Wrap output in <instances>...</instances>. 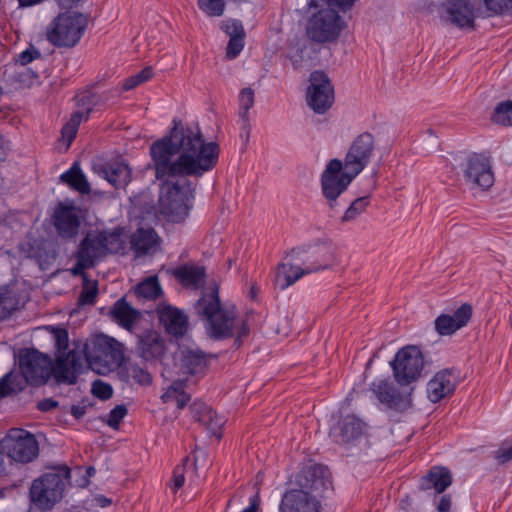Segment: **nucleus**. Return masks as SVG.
Masks as SVG:
<instances>
[{
    "mask_svg": "<svg viewBox=\"0 0 512 512\" xmlns=\"http://www.w3.org/2000/svg\"><path fill=\"white\" fill-rule=\"evenodd\" d=\"M155 176L163 181L159 210L169 221L180 222L191 208L194 187L187 177H201L212 170L219 157V146L205 142L198 127L175 124L170 135L150 148Z\"/></svg>",
    "mask_w": 512,
    "mask_h": 512,
    "instance_id": "f257e3e1",
    "label": "nucleus"
},
{
    "mask_svg": "<svg viewBox=\"0 0 512 512\" xmlns=\"http://www.w3.org/2000/svg\"><path fill=\"white\" fill-rule=\"evenodd\" d=\"M374 150V136L369 132H364L353 140L344 162L339 159H332L328 162L321 175V187L330 208L335 207L337 198L370 163Z\"/></svg>",
    "mask_w": 512,
    "mask_h": 512,
    "instance_id": "f03ea898",
    "label": "nucleus"
},
{
    "mask_svg": "<svg viewBox=\"0 0 512 512\" xmlns=\"http://www.w3.org/2000/svg\"><path fill=\"white\" fill-rule=\"evenodd\" d=\"M195 309L207 321V331L214 339L220 340L237 335L235 343L240 345L241 338L249 334L246 322L237 317L236 308L221 304L216 284L202 293Z\"/></svg>",
    "mask_w": 512,
    "mask_h": 512,
    "instance_id": "7ed1b4c3",
    "label": "nucleus"
},
{
    "mask_svg": "<svg viewBox=\"0 0 512 512\" xmlns=\"http://www.w3.org/2000/svg\"><path fill=\"white\" fill-rule=\"evenodd\" d=\"M290 256L295 262L280 263L275 273V286L285 290L305 275L329 268L334 255L330 245L313 244L293 248Z\"/></svg>",
    "mask_w": 512,
    "mask_h": 512,
    "instance_id": "20e7f679",
    "label": "nucleus"
},
{
    "mask_svg": "<svg viewBox=\"0 0 512 512\" xmlns=\"http://www.w3.org/2000/svg\"><path fill=\"white\" fill-rule=\"evenodd\" d=\"M122 250H124V240L121 228L89 232L79 245L77 262L72 272L74 275H81L84 270L93 267L99 258Z\"/></svg>",
    "mask_w": 512,
    "mask_h": 512,
    "instance_id": "39448f33",
    "label": "nucleus"
},
{
    "mask_svg": "<svg viewBox=\"0 0 512 512\" xmlns=\"http://www.w3.org/2000/svg\"><path fill=\"white\" fill-rule=\"evenodd\" d=\"M83 352L89 367L101 375L118 369L124 361L123 345L104 334L95 335L88 340Z\"/></svg>",
    "mask_w": 512,
    "mask_h": 512,
    "instance_id": "423d86ee",
    "label": "nucleus"
},
{
    "mask_svg": "<svg viewBox=\"0 0 512 512\" xmlns=\"http://www.w3.org/2000/svg\"><path fill=\"white\" fill-rule=\"evenodd\" d=\"M70 469L63 465L55 467L33 481L30 488L31 501L40 509H51L63 497L70 479Z\"/></svg>",
    "mask_w": 512,
    "mask_h": 512,
    "instance_id": "0eeeda50",
    "label": "nucleus"
},
{
    "mask_svg": "<svg viewBox=\"0 0 512 512\" xmlns=\"http://www.w3.org/2000/svg\"><path fill=\"white\" fill-rule=\"evenodd\" d=\"M87 18L76 12L58 15L47 28L48 41L57 47H73L81 39Z\"/></svg>",
    "mask_w": 512,
    "mask_h": 512,
    "instance_id": "6e6552de",
    "label": "nucleus"
},
{
    "mask_svg": "<svg viewBox=\"0 0 512 512\" xmlns=\"http://www.w3.org/2000/svg\"><path fill=\"white\" fill-rule=\"evenodd\" d=\"M393 376L401 386H407L421 377L424 356L417 346L401 348L391 362Z\"/></svg>",
    "mask_w": 512,
    "mask_h": 512,
    "instance_id": "1a4fd4ad",
    "label": "nucleus"
},
{
    "mask_svg": "<svg viewBox=\"0 0 512 512\" xmlns=\"http://www.w3.org/2000/svg\"><path fill=\"white\" fill-rule=\"evenodd\" d=\"M343 22L332 9H322L312 16L307 26L308 37L318 43L331 42L338 38Z\"/></svg>",
    "mask_w": 512,
    "mask_h": 512,
    "instance_id": "9d476101",
    "label": "nucleus"
},
{
    "mask_svg": "<svg viewBox=\"0 0 512 512\" xmlns=\"http://www.w3.org/2000/svg\"><path fill=\"white\" fill-rule=\"evenodd\" d=\"M2 446L12 460L21 463L31 462L39 452L35 437L20 428L11 429L2 440Z\"/></svg>",
    "mask_w": 512,
    "mask_h": 512,
    "instance_id": "9b49d317",
    "label": "nucleus"
},
{
    "mask_svg": "<svg viewBox=\"0 0 512 512\" xmlns=\"http://www.w3.org/2000/svg\"><path fill=\"white\" fill-rule=\"evenodd\" d=\"M306 100L317 114H324L334 103V87L323 71H313L309 77Z\"/></svg>",
    "mask_w": 512,
    "mask_h": 512,
    "instance_id": "f8f14e48",
    "label": "nucleus"
},
{
    "mask_svg": "<svg viewBox=\"0 0 512 512\" xmlns=\"http://www.w3.org/2000/svg\"><path fill=\"white\" fill-rule=\"evenodd\" d=\"M19 366L24 378L31 385L46 383L52 374L51 358L35 349L20 354Z\"/></svg>",
    "mask_w": 512,
    "mask_h": 512,
    "instance_id": "ddd939ff",
    "label": "nucleus"
},
{
    "mask_svg": "<svg viewBox=\"0 0 512 512\" xmlns=\"http://www.w3.org/2000/svg\"><path fill=\"white\" fill-rule=\"evenodd\" d=\"M442 19L460 29H474L477 13L474 0H447L443 4Z\"/></svg>",
    "mask_w": 512,
    "mask_h": 512,
    "instance_id": "4468645a",
    "label": "nucleus"
},
{
    "mask_svg": "<svg viewBox=\"0 0 512 512\" xmlns=\"http://www.w3.org/2000/svg\"><path fill=\"white\" fill-rule=\"evenodd\" d=\"M467 184L482 189L490 188L494 183V176L488 158L479 154L468 156L462 168Z\"/></svg>",
    "mask_w": 512,
    "mask_h": 512,
    "instance_id": "2eb2a0df",
    "label": "nucleus"
},
{
    "mask_svg": "<svg viewBox=\"0 0 512 512\" xmlns=\"http://www.w3.org/2000/svg\"><path fill=\"white\" fill-rule=\"evenodd\" d=\"M53 225L61 238L71 239L78 233L81 224V210L74 204L59 202L53 213Z\"/></svg>",
    "mask_w": 512,
    "mask_h": 512,
    "instance_id": "dca6fc26",
    "label": "nucleus"
},
{
    "mask_svg": "<svg viewBox=\"0 0 512 512\" xmlns=\"http://www.w3.org/2000/svg\"><path fill=\"white\" fill-rule=\"evenodd\" d=\"M297 489L321 496L331 485L328 469L320 464L303 467L296 476Z\"/></svg>",
    "mask_w": 512,
    "mask_h": 512,
    "instance_id": "f3484780",
    "label": "nucleus"
},
{
    "mask_svg": "<svg viewBox=\"0 0 512 512\" xmlns=\"http://www.w3.org/2000/svg\"><path fill=\"white\" fill-rule=\"evenodd\" d=\"M371 391L379 402L388 409L401 412L411 406L410 396L401 393L395 385L387 379H377L373 381Z\"/></svg>",
    "mask_w": 512,
    "mask_h": 512,
    "instance_id": "a211bd4d",
    "label": "nucleus"
},
{
    "mask_svg": "<svg viewBox=\"0 0 512 512\" xmlns=\"http://www.w3.org/2000/svg\"><path fill=\"white\" fill-rule=\"evenodd\" d=\"M321 504L316 495L303 489H290L282 496L279 512H320Z\"/></svg>",
    "mask_w": 512,
    "mask_h": 512,
    "instance_id": "6ab92c4d",
    "label": "nucleus"
},
{
    "mask_svg": "<svg viewBox=\"0 0 512 512\" xmlns=\"http://www.w3.org/2000/svg\"><path fill=\"white\" fill-rule=\"evenodd\" d=\"M160 324L165 331L175 337H183L189 328L188 316L184 311L169 304H159L156 308Z\"/></svg>",
    "mask_w": 512,
    "mask_h": 512,
    "instance_id": "aec40b11",
    "label": "nucleus"
},
{
    "mask_svg": "<svg viewBox=\"0 0 512 512\" xmlns=\"http://www.w3.org/2000/svg\"><path fill=\"white\" fill-rule=\"evenodd\" d=\"M472 313V306L468 303H464L452 314H440L434 320V329L440 336H451L468 324Z\"/></svg>",
    "mask_w": 512,
    "mask_h": 512,
    "instance_id": "412c9836",
    "label": "nucleus"
},
{
    "mask_svg": "<svg viewBox=\"0 0 512 512\" xmlns=\"http://www.w3.org/2000/svg\"><path fill=\"white\" fill-rule=\"evenodd\" d=\"M365 431V422L355 415H346L330 429V437L335 443L348 444L360 439Z\"/></svg>",
    "mask_w": 512,
    "mask_h": 512,
    "instance_id": "4be33fe9",
    "label": "nucleus"
},
{
    "mask_svg": "<svg viewBox=\"0 0 512 512\" xmlns=\"http://www.w3.org/2000/svg\"><path fill=\"white\" fill-rule=\"evenodd\" d=\"M166 349V341L157 331L148 330L138 336L137 353L147 362L161 361Z\"/></svg>",
    "mask_w": 512,
    "mask_h": 512,
    "instance_id": "5701e85b",
    "label": "nucleus"
},
{
    "mask_svg": "<svg viewBox=\"0 0 512 512\" xmlns=\"http://www.w3.org/2000/svg\"><path fill=\"white\" fill-rule=\"evenodd\" d=\"M457 374L453 369H443L437 372L434 377L427 383V397L437 403L443 398L451 395L457 384Z\"/></svg>",
    "mask_w": 512,
    "mask_h": 512,
    "instance_id": "b1692460",
    "label": "nucleus"
},
{
    "mask_svg": "<svg viewBox=\"0 0 512 512\" xmlns=\"http://www.w3.org/2000/svg\"><path fill=\"white\" fill-rule=\"evenodd\" d=\"M81 369L80 356L75 351L63 353L57 357L56 364L52 366V373L59 383L74 384Z\"/></svg>",
    "mask_w": 512,
    "mask_h": 512,
    "instance_id": "393cba45",
    "label": "nucleus"
},
{
    "mask_svg": "<svg viewBox=\"0 0 512 512\" xmlns=\"http://www.w3.org/2000/svg\"><path fill=\"white\" fill-rule=\"evenodd\" d=\"M451 484V472L445 467L434 466L420 479L419 487L424 491L434 489L436 493L440 494Z\"/></svg>",
    "mask_w": 512,
    "mask_h": 512,
    "instance_id": "a878e982",
    "label": "nucleus"
},
{
    "mask_svg": "<svg viewBox=\"0 0 512 512\" xmlns=\"http://www.w3.org/2000/svg\"><path fill=\"white\" fill-rule=\"evenodd\" d=\"M181 370L189 375H202L207 368L206 354L198 348L181 349Z\"/></svg>",
    "mask_w": 512,
    "mask_h": 512,
    "instance_id": "bb28decb",
    "label": "nucleus"
},
{
    "mask_svg": "<svg viewBox=\"0 0 512 512\" xmlns=\"http://www.w3.org/2000/svg\"><path fill=\"white\" fill-rule=\"evenodd\" d=\"M173 275L184 287L198 289L204 284L206 271L203 266L185 264L176 268Z\"/></svg>",
    "mask_w": 512,
    "mask_h": 512,
    "instance_id": "cd10ccee",
    "label": "nucleus"
},
{
    "mask_svg": "<svg viewBox=\"0 0 512 512\" xmlns=\"http://www.w3.org/2000/svg\"><path fill=\"white\" fill-rule=\"evenodd\" d=\"M102 173L105 179L115 188H124L131 179V170L123 162L106 164Z\"/></svg>",
    "mask_w": 512,
    "mask_h": 512,
    "instance_id": "c85d7f7f",
    "label": "nucleus"
},
{
    "mask_svg": "<svg viewBox=\"0 0 512 512\" xmlns=\"http://www.w3.org/2000/svg\"><path fill=\"white\" fill-rule=\"evenodd\" d=\"M22 300L14 287H0V319L10 317L20 308Z\"/></svg>",
    "mask_w": 512,
    "mask_h": 512,
    "instance_id": "c756f323",
    "label": "nucleus"
},
{
    "mask_svg": "<svg viewBox=\"0 0 512 512\" xmlns=\"http://www.w3.org/2000/svg\"><path fill=\"white\" fill-rule=\"evenodd\" d=\"M158 236L152 228H139L131 236V247L137 254H146L156 245Z\"/></svg>",
    "mask_w": 512,
    "mask_h": 512,
    "instance_id": "7c9ffc66",
    "label": "nucleus"
},
{
    "mask_svg": "<svg viewBox=\"0 0 512 512\" xmlns=\"http://www.w3.org/2000/svg\"><path fill=\"white\" fill-rule=\"evenodd\" d=\"M60 180L81 194L90 192V185L77 163H74L69 170L61 174Z\"/></svg>",
    "mask_w": 512,
    "mask_h": 512,
    "instance_id": "2f4dec72",
    "label": "nucleus"
},
{
    "mask_svg": "<svg viewBox=\"0 0 512 512\" xmlns=\"http://www.w3.org/2000/svg\"><path fill=\"white\" fill-rule=\"evenodd\" d=\"M139 315V312L133 309L124 298L116 301L112 309V316L122 327L127 329L132 326V324L138 319Z\"/></svg>",
    "mask_w": 512,
    "mask_h": 512,
    "instance_id": "473e14b6",
    "label": "nucleus"
},
{
    "mask_svg": "<svg viewBox=\"0 0 512 512\" xmlns=\"http://www.w3.org/2000/svg\"><path fill=\"white\" fill-rule=\"evenodd\" d=\"M108 100V94H96L91 90H85L76 95V102L79 107L85 109V120L89 118V114L95 107L103 105Z\"/></svg>",
    "mask_w": 512,
    "mask_h": 512,
    "instance_id": "72a5a7b5",
    "label": "nucleus"
},
{
    "mask_svg": "<svg viewBox=\"0 0 512 512\" xmlns=\"http://www.w3.org/2000/svg\"><path fill=\"white\" fill-rule=\"evenodd\" d=\"M135 292L139 297L145 299H157L162 294V289L157 276H150L140 282L135 288Z\"/></svg>",
    "mask_w": 512,
    "mask_h": 512,
    "instance_id": "f704fd0d",
    "label": "nucleus"
},
{
    "mask_svg": "<svg viewBox=\"0 0 512 512\" xmlns=\"http://www.w3.org/2000/svg\"><path fill=\"white\" fill-rule=\"evenodd\" d=\"M83 119H85L84 113L82 111H77L71 115L69 121L62 127L61 135L62 139L66 142L67 148L75 139L79 125Z\"/></svg>",
    "mask_w": 512,
    "mask_h": 512,
    "instance_id": "c9c22d12",
    "label": "nucleus"
},
{
    "mask_svg": "<svg viewBox=\"0 0 512 512\" xmlns=\"http://www.w3.org/2000/svg\"><path fill=\"white\" fill-rule=\"evenodd\" d=\"M370 204L368 196H363L351 202L349 207L341 217L342 223H350L355 221L362 213H364Z\"/></svg>",
    "mask_w": 512,
    "mask_h": 512,
    "instance_id": "e433bc0d",
    "label": "nucleus"
},
{
    "mask_svg": "<svg viewBox=\"0 0 512 512\" xmlns=\"http://www.w3.org/2000/svg\"><path fill=\"white\" fill-rule=\"evenodd\" d=\"M491 121L501 126H512V100L497 104L491 116Z\"/></svg>",
    "mask_w": 512,
    "mask_h": 512,
    "instance_id": "4c0bfd02",
    "label": "nucleus"
},
{
    "mask_svg": "<svg viewBox=\"0 0 512 512\" xmlns=\"http://www.w3.org/2000/svg\"><path fill=\"white\" fill-rule=\"evenodd\" d=\"M164 402L175 401L178 409H183L190 400V396L183 391L182 383H174L163 394Z\"/></svg>",
    "mask_w": 512,
    "mask_h": 512,
    "instance_id": "58836bf2",
    "label": "nucleus"
},
{
    "mask_svg": "<svg viewBox=\"0 0 512 512\" xmlns=\"http://www.w3.org/2000/svg\"><path fill=\"white\" fill-rule=\"evenodd\" d=\"M254 106V91L250 88H243L239 94V117L244 121L247 128V118H249V110Z\"/></svg>",
    "mask_w": 512,
    "mask_h": 512,
    "instance_id": "ea45409f",
    "label": "nucleus"
},
{
    "mask_svg": "<svg viewBox=\"0 0 512 512\" xmlns=\"http://www.w3.org/2000/svg\"><path fill=\"white\" fill-rule=\"evenodd\" d=\"M199 9L209 17H221L226 8L225 0H198Z\"/></svg>",
    "mask_w": 512,
    "mask_h": 512,
    "instance_id": "a19ab883",
    "label": "nucleus"
},
{
    "mask_svg": "<svg viewBox=\"0 0 512 512\" xmlns=\"http://www.w3.org/2000/svg\"><path fill=\"white\" fill-rule=\"evenodd\" d=\"M126 371L129 377L141 385H149L152 382L150 373L137 363H128Z\"/></svg>",
    "mask_w": 512,
    "mask_h": 512,
    "instance_id": "79ce46f5",
    "label": "nucleus"
},
{
    "mask_svg": "<svg viewBox=\"0 0 512 512\" xmlns=\"http://www.w3.org/2000/svg\"><path fill=\"white\" fill-rule=\"evenodd\" d=\"M152 76H153L152 68L146 67V68L142 69L140 72H138L137 74L127 78L123 82V89L125 91H129V90L137 87L138 85L150 80L152 78Z\"/></svg>",
    "mask_w": 512,
    "mask_h": 512,
    "instance_id": "37998d69",
    "label": "nucleus"
},
{
    "mask_svg": "<svg viewBox=\"0 0 512 512\" xmlns=\"http://www.w3.org/2000/svg\"><path fill=\"white\" fill-rule=\"evenodd\" d=\"M221 29L230 37V39L245 37L243 25L239 20L229 19L223 21Z\"/></svg>",
    "mask_w": 512,
    "mask_h": 512,
    "instance_id": "c03bdc74",
    "label": "nucleus"
},
{
    "mask_svg": "<svg viewBox=\"0 0 512 512\" xmlns=\"http://www.w3.org/2000/svg\"><path fill=\"white\" fill-rule=\"evenodd\" d=\"M207 430L215 434L223 424V419L210 408V413H205L199 421Z\"/></svg>",
    "mask_w": 512,
    "mask_h": 512,
    "instance_id": "a18cd8bd",
    "label": "nucleus"
},
{
    "mask_svg": "<svg viewBox=\"0 0 512 512\" xmlns=\"http://www.w3.org/2000/svg\"><path fill=\"white\" fill-rule=\"evenodd\" d=\"M41 56V52L33 45H30L27 49L17 55L15 63L21 66H26L32 61L40 59Z\"/></svg>",
    "mask_w": 512,
    "mask_h": 512,
    "instance_id": "49530a36",
    "label": "nucleus"
},
{
    "mask_svg": "<svg viewBox=\"0 0 512 512\" xmlns=\"http://www.w3.org/2000/svg\"><path fill=\"white\" fill-rule=\"evenodd\" d=\"M97 293V282L85 284L79 296V303L81 305L93 304L95 302Z\"/></svg>",
    "mask_w": 512,
    "mask_h": 512,
    "instance_id": "de8ad7c7",
    "label": "nucleus"
},
{
    "mask_svg": "<svg viewBox=\"0 0 512 512\" xmlns=\"http://www.w3.org/2000/svg\"><path fill=\"white\" fill-rule=\"evenodd\" d=\"M92 393L101 400H107L112 397L113 389L110 384L102 380H95L92 384Z\"/></svg>",
    "mask_w": 512,
    "mask_h": 512,
    "instance_id": "09e8293b",
    "label": "nucleus"
},
{
    "mask_svg": "<svg viewBox=\"0 0 512 512\" xmlns=\"http://www.w3.org/2000/svg\"><path fill=\"white\" fill-rule=\"evenodd\" d=\"M126 414V406L117 405L110 411L108 419L106 420V424L113 429H117L119 427L120 422L123 420Z\"/></svg>",
    "mask_w": 512,
    "mask_h": 512,
    "instance_id": "8fccbe9b",
    "label": "nucleus"
},
{
    "mask_svg": "<svg viewBox=\"0 0 512 512\" xmlns=\"http://www.w3.org/2000/svg\"><path fill=\"white\" fill-rule=\"evenodd\" d=\"M486 8L493 14H502L512 11L509 0H483Z\"/></svg>",
    "mask_w": 512,
    "mask_h": 512,
    "instance_id": "3c124183",
    "label": "nucleus"
},
{
    "mask_svg": "<svg viewBox=\"0 0 512 512\" xmlns=\"http://www.w3.org/2000/svg\"><path fill=\"white\" fill-rule=\"evenodd\" d=\"M244 38L245 37L232 38L229 40L226 49V57L228 59H234L240 54L244 48Z\"/></svg>",
    "mask_w": 512,
    "mask_h": 512,
    "instance_id": "603ef678",
    "label": "nucleus"
},
{
    "mask_svg": "<svg viewBox=\"0 0 512 512\" xmlns=\"http://www.w3.org/2000/svg\"><path fill=\"white\" fill-rule=\"evenodd\" d=\"M59 352L68 348V332L65 328H51Z\"/></svg>",
    "mask_w": 512,
    "mask_h": 512,
    "instance_id": "864d4df0",
    "label": "nucleus"
},
{
    "mask_svg": "<svg viewBox=\"0 0 512 512\" xmlns=\"http://www.w3.org/2000/svg\"><path fill=\"white\" fill-rule=\"evenodd\" d=\"M184 482H185L184 467H182V466L175 467V469L173 470L170 488L173 490L174 493H176V491L184 485Z\"/></svg>",
    "mask_w": 512,
    "mask_h": 512,
    "instance_id": "5fc2aeb1",
    "label": "nucleus"
},
{
    "mask_svg": "<svg viewBox=\"0 0 512 512\" xmlns=\"http://www.w3.org/2000/svg\"><path fill=\"white\" fill-rule=\"evenodd\" d=\"M192 418L199 422L205 413H210V407L203 402H194L191 407Z\"/></svg>",
    "mask_w": 512,
    "mask_h": 512,
    "instance_id": "6e6d98bb",
    "label": "nucleus"
},
{
    "mask_svg": "<svg viewBox=\"0 0 512 512\" xmlns=\"http://www.w3.org/2000/svg\"><path fill=\"white\" fill-rule=\"evenodd\" d=\"M495 458L499 463H506L512 461V446L508 449H499L495 453Z\"/></svg>",
    "mask_w": 512,
    "mask_h": 512,
    "instance_id": "4d7b16f0",
    "label": "nucleus"
},
{
    "mask_svg": "<svg viewBox=\"0 0 512 512\" xmlns=\"http://www.w3.org/2000/svg\"><path fill=\"white\" fill-rule=\"evenodd\" d=\"M14 392L9 382V376L6 375L0 380V399Z\"/></svg>",
    "mask_w": 512,
    "mask_h": 512,
    "instance_id": "13d9d810",
    "label": "nucleus"
},
{
    "mask_svg": "<svg viewBox=\"0 0 512 512\" xmlns=\"http://www.w3.org/2000/svg\"><path fill=\"white\" fill-rule=\"evenodd\" d=\"M451 496L450 495H444L441 497L440 502L437 505V511L438 512H449L451 509Z\"/></svg>",
    "mask_w": 512,
    "mask_h": 512,
    "instance_id": "bf43d9fd",
    "label": "nucleus"
},
{
    "mask_svg": "<svg viewBox=\"0 0 512 512\" xmlns=\"http://www.w3.org/2000/svg\"><path fill=\"white\" fill-rule=\"evenodd\" d=\"M354 2L355 0H329L331 6H336L342 11L350 9L353 6Z\"/></svg>",
    "mask_w": 512,
    "mask_h": 512,
    "instance_id": "052dcab7",
    "label": "nucleus"
},
{
    "mask_svg": "<svg viewBox=\"0 0 512 512\" xmlns=\"http://www.w3.org/2000/svg\"><path fill=\"white\" fill-rule=\"evenodd\" d=\"M57 404L58 403L53 399H45L40 401L37 407L40 411L47 412L57 407Z\"/></svg>",
    "mask_w": 512,
    "mask_h": 512,
    "instance_id": "680f3d73",
    "label": "nucleus"
},
{
    "mask_svg": "<svg viewBox=\"0 0 512 512\" xmlns=\"http://www.w3.org/2000/svg\"><path fill=\"white\" fill-rule=\"evenodd\" d=\"M240 122H241V132H240V137H241L245 142H248L249 137H250V131H251L250 120H249V118H247V128H245V124H244V121H243V120H240Z\"/></svg>",
    "mask_w": 512,
    "mask_h": 512,
    "instance_id": "e2e57ef3",
    "label": "nucleus"
},
{
    "mask_svg": "<svg viewBox=\"0 0 512 512\" xmlns=\"http://www.w3.org/2000/svg\"><path fill=\"white\" fill-rule=\"evenodd\" d=\"M86 413V406L73 405L71 407V414L75 419H81Z\"/></svg>",
    "mask_w": 512,
    "mask_h": 512,
    "instance_id": "0e129e2a",
    "label": "nucleus"
},
{
    "mask_svg": "<svg viewBox=\"0 0 512 512\" xmlns=\"http://www.w3.org/2000/svg\"><path fill=\"white\" fill-rule=\"evenodd\" d=\"M258 510V503H257V497H254L250 501V505L245 508L242 512H257Z\"/></svg>",
    "mask_w": 512,
    "mask_h": 512,
    "instance_id": "69168bd1",
    "label": "nucleus"
},
{
    "mask_svg": "<svg viewBox=\"0 0 512 512\" xmlns=\"http://www.w3.org/2000/svg\"><path fill=\"white\" fill-rule=\"evenodd\" d=\"M87 474H88L89 476L94 475V474H95V469H94V467H89V468H87Z\"/></svg>",
    "mask_w": 512,
    "mask_h": 512,
    "instance_id": "338daca9",
    "label": "nucleus"
},
{
    "mask_svg": "<svg viewBox=\"0 0 512 512\" xmlns=\"http://www.w3.org/2000/svg\"><path fill=\"white\" fill-rule=\"evenodd\" d=\"M4 157H5L4 150H3V148L0 147V161L4 160Z\"/></svg>",
    "mask_w": 512,
    "mask_h": 512,
    "instance_id": "774afa93",
    "label": "nucleus"
}]
</instances>
